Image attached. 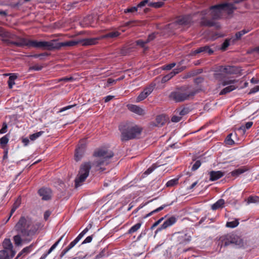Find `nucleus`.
<instances>
[{
    "label": "nucleus",
    "instance_id": "f704fd0d",
    "mask_svg": "<svg viewBox=\"0 0 259 259\" xmlns=\"http://www.w3.org/2000/svg\"><path fill=\"white\" fill-rule=\"evenodd\" d=\"M120 33L118 31L110 32L103 35L102 38H114L120 35Z\"/></svg>",
    "mask_w": 259,
    "mask_h": 259
},
{
    "label": "nucleus",
    "instance_id": "4d7b16f0",
    "mask_svg": "<svg viewBox=\"0 0 259 259\" xmlns=\"http://www.w3.org/2000/svg\"><path fill=\"white\" fill-rule=\"evenodd\" d=\"M237 81L235 79H228V80H224L222 82V85L224 86H225L227 85L233 84V83L236 82Z\"/></svg>",
    "mask_w": 259,
    "mask_h": 259
},
{
    "label": "nucleus",
    "instance_id": "4be33fe9",
    "mask_svg": "<svg viewBox=\"0 0 259 259\" xmlns=\"http://www.w3.org/2000/svg\"><path fill=\"white\" fill-rule=\"evenodd\" d=\"M220 71H223L224 73L231 74L234 73L235 71V67L232 66H220Z\"/></svg>",
    "mask_w": 259,
    "mask_h": 259
},
{
    "label": "nucleus",
    "instance_id": "393cba45",
    "mask_svg": "<svg viewBox=\"0 0 259 259\" xmlns=\"http://www.w3.org/2000/svg\"><path fill=\"white\" fill-rule=\"evenodd\" d=\"M248 170V168L245 166H242L238 169H235L231 172V175L234 177L238 176L239 175Z\"/></svg>",
    "mask_w": 259,
    "mask_h": 259
},
{
    "label": "nucleus",
    "instance_id": "6e6552de",
    "mask_svg": "<svg viewBox=\"0 0 259 259\" xmlns=\"http://www.w3.org/2000/svg\"><path fill=\"white\" fill-rule=\"evenodd\" d=\"M192 23V17L190 15H185L180 17L173 23L169 24L165 26L167 29H177L180 26H189Z\"/></svg>",
    "mask_w": 259,
    "mask_h": 259
},
{
    "label": "nucleus",
    "instance_id": "3c124183",
    "mask_svg": "<svg viewBox=\"0 0 259 259\" xmlns=\"http://www.w3.org/2000/svg\"><path fill=\"white\" fill-rule=\"evenodd\" d=\"M78 3L77 2H75L72 3H70L69 4H67L66 5L64 8L67 10H70L71 9H74L76 7V5Z\"/></svg>",
    "mask_w": 259,
    "mask_h": 259
},
{
    "label": "nucleus",
    "instance_id": "8fccbe9b",
    "mask_svg": "<svg viewBox=\"0 0 259 259\" xmlns=\"http://www.w3.org/2000/svg\"><path fill=\"white\" fill-rule=\"evenodd\" d=\"M239 224V222L237 220L232 222H227L226 224V226L229 228H235L237 227Z\"/></svg>",
    "mask_w": 259,
    "mask_h": 259
},
{
    "label": "nucleus",
    "instance_id": "58836bf2",
    "mask_svg": "<svg viewBox=\"0 0 259 259\" xmlns=\"http://www.w3.org/2000/svg\"><path fill=\"white\" fill-rule=\"evenodd\" d=\"M179 179L175 178L168 181L166 184V186L167 187H171L177 185L178 184Z\"/></svg>",
    "mask_w": 259,
    "mask_h": 259
},
{
    "label": "nucleus",
    "instance_id": "0eeeda50",
    "mask_svg": "<svg viewBox=\"0 0 259 259\" xmlns=\"http://www.w3.org/2000/svg\"><path fill=\"white\" fill-rule=\"evenodd\" d=\"M15 46L18 47H24L25 46L30 47H33L37 49H42L47 50V41H40L27 39L25 38H19L18 41H16Z\"/></svg>",
    "mask_w": 259,
    "mask_h": 259
},
{
    "label": "nucleus",
    "instance_id": "20e7f679",
    "mask_svg": "<svg viewBox=\"0 0 259 259\" xmlns=\"http://www.w3.org/2000/svg\"><path fill=\"white\" fill-rule=\"evenodd\" d=\"M119 130L121 133L122 141H127L137 138L142 132V128L138 125L127 123L121 124L119 126Z\"/></svg>",
    "mask_w": 259,
    "mask_h": 259
},
{
    "label": "nucleus",
    "instance_id": "774afa93",
    "mask_svg": "<svg viewBox=\"0 0 259 259\" xmlns=\"http://www.w3.org/2000/svg\"><path fill=\"white\" fill-rule=\"evenodd\" d=\"M92 239H93V235L89 236L87 237L83 240V242H82V244L90 243L92 241Z\"/></svg>",
    "mask_w": 259,
    "mask_h": 259
},
{
    "label": "nucleus",
    "instance_id": "6ab92c4d",
    "mask_svg": "<svg viewBox=\"0 0 259 259\" xmlns=\"http://www.w3.org/2000/svg\"><path fill=\"white\" fill-rule=\"evenodd\" d=\"M127 107L130 111L139 115H144L145 113L144 110L137 105L131 104L127 105Z\"/></svg>",
    "mask_w": 259,
    "mask_h": 259
},
{
    "label": "nucleus",
    "instance_id": "680f3d73",
    "mask_svg": "<svg viewBox=\"0 0 259 259\" xmlns=\"http://www.w3.org/2000/svg\"><path fill=\"white\" fill-rule=\"evenodd\" d=\"M8 125L6 122H3L2 127L0 130L1 134H5L7 132Z\"/></svg>",
    "mask_w": 259,
    "mask_h": 259
},
{
    "label": "nucleus",
    "instance_id": "423d86ee",
    "mask_svg": "<svg viewBox=\"0 0 259 259\" xmlns=\"http://www.w3.org/2000/svg\"><path fill=\"white\" fill-rule=\"evenodd\" d=\"M231 244L237 247H241L243 246V241L239 236L233 233L228 234L220 237L218 245L221 247H226Z\"/></svg>",
    "mask_w": 259,
    "mask_h": 259
},
{
    "label": "nucleus",
    "instance_id": "f257e3e1",
    "mask_svg": "<svg viewBox=\"0 0 259 259\" xmlns=\"http://www.w3.org/2000/svg\"><path fill=\"white\" fill-rule=\"evenodd\" d=\"M114 155L113 152L105 147H100L96 149L94 152L93 156L95 159L91 165L93 167V171L100 172L105 170V168L103 167L109 163V159Z\"/></svg>",
    "mask_w": 259,
    "mask_h": 259
},
{
    "label": "nucleus",
    "instance_id": "473e14b6",
    "mask_svg": "<svg viewBox=\"0 0 259 259\" xmlns=\"http://www.w3.org/2000/svg\"><path fill=\"white\" fill-rule=\"evenodd\" d=\"M17 75L15 74H11L8 79V83L10 89H12L14 84H15V80L17 79Z\"/></svg>",
    "mask_w": 259,
    "mask_h": 259
},
{
    "label": "nucleus",
    "instance_id": "a211bd4d",
    "mask_svg": "<svg viewBox=\"0 0 259 259\" xmlns=\"http://www.w3.org/2000/svg\"><path fill=\"white\" fill-rule=\"evenodd\" d=\"M215 19H213L211 18V19H207L204 16L202 17L201 19L200 24L201 26H207V27H212L215 26L217 23L214 21Z\"/></svg>",
    "mask_w": 259,
    "mask_h": 259
},
{
    "label": "nucleus",
    "instance_id": "5701e85b",
    "mask_svg": "<svg viewBox=\"0 0 259 259\" xmlns=\"http://www.w3.org/2000/svg\"><path fill=\"white\" fill-rule=\"evenodd\" d=\"M253 122L251 121L247 122L245 125H241L237 128V132L240 133L241 134H244L246 130L250 128L252 125Z\"/></svg>",
    "mask_w": 259,
    "mask_h": 259
},
{
    "label": "nucleus",
    "instance_id": "c03bdc74",
    "mask_svg": "<svg viewBox=\"0 0 259 259\" xmlns=\"http://www.w3.org/2000/svg\"><path fill=\"white\" fill-rule=\"evenodd\" d=\"M136 44L137 45L140 46L144 49V52H146L148 49V47L146 46L145 42L142 40L139 39L136 41Z\"/></svg>",
    "mask_w": 259,
    "mask_h": 259
},
{
    "label": "nucleus",
    "instance_id": "c85d7f7f",
    "mask_svg": "<svg viewBox=\"0 0 259 259\" xmlns=\"http://www.w3.org/2000/svg\"><path fill=\"white\" fill-rule=\"evenodd\" d=\"M0 36L4 38H12V34L9 31H6L2 27H0Z\"/></svg>",
    "mask_w": 259,
    "mask_h": 259
},
{
    "label": "nucleus",
    "instance_id": "39448f33",
    "mask_svg": "<svg viewBox=\"0 0 259 259\" xmlns=\"http://www.w3.org/2000/svg\"><path fill=\"white\" fill-rule=\"evenodd\" d=\"M196 93V91L192 90L189 86H182L170 93L169 98L176 102H182L193 97Z\"/></svg>",
    "mask_w": 259,
    "mask_h": 259
},
{
    "label": "nucleus",
    "instance_id": "7ed1b4c3",
    "mask_svg": "<svg viewBox=\"0 0 259 259\" xmlns=\"http://www.w3.org/2000/svg\"><path fill=\"white\" fill-rule=\"evenodd\" d=\"M40 227V223L33 224L30 219L22 216L15 226L14 229L17 233L21 234L22 237H32Z\"/></svg>",
    "mask_w": 259,
    "mask_h": 259
},
{
    "label": "nucleus",
    "instance_id": "1a4fd4ad",
    "mask_svg": "<svg viewBox=\"0 0 259 259\" xmlns=\"http://www.w3.org/2000/svg\"><path fill=\"white\" fill-rule=\"evenodd\" d=\"M77 44V42L70 40L66 42H59L55 40L47 41V50L52 51L53 50H59L63 47L73 46Z\"/></svg>",
    "mask_w": 259,
    "mask_h": 259
},
{
    "label": "nucleus",
    "instance_id": "dca6fc26",
    "mask_svg": "<svg viewBox=\"0 0 259 259\" xmlns=\"http://www.w3.org/2000/svg\"><path fill=\"white\" fill-rule=\"evenodd\" d=\"M4 250H7L11 254V257H13L15 254V251L13 250V245L10 239H5L3 243Z\"/></svg>",
    "mask_w": 259,
    "mask_h": 259
},
{
    "label": "nucleus",
    "instance_id": "cd10ccee",
    "mask_svg": "<svg viewBox=\"0 0 259 259\" xmlns=\"http://www.w3.org/2000/svg\"><path fill=\"white\" fill-rule=\"evenodd\" d=\"M165 117L163 115H158L156 118L155 125L157 126H162L165 123Z\"/></svg>",
    "mask_w": 259,
    "mask_h": 259
},
{
    "label": "nucleus",
    "instance_id": "13d9d810",
    "mask_svg": "<svg viewBox=\"0 0 259 259\" xmlns=\"http://www.w3.org/2000/svg\"><path fill=\"white\" fill-rule=\"evenodd\" d=\"M258 199L256 196H249L247 199V203H255L257 201Z\"/></svg>",
    "mask_w": 259,
    "mask_h": 259
},
{
    "label": "nucleus",
    "instance_id": "b1692460",
    "mask_svg": "<svg viewBox=\"0 0 259 259\" xmlns=\"http://www.w3.org/2000/svg\"><path fill=\"white\" fill-rule=\"evenodd\" d=\"M225 200L223 199H220L218 200L215 203L211 205V209L213 210H217L219 208H222L224 207Z\"/></svg>",
    "mask_w": 259,
    "mask_h": 259
},
{
    "label": "nucleus",
    "instance_id": "864d4df0",
    "mask_svg": "<svg viewBox=\"0 0 259 259\" xmlns=\"http://www.w3.org/2000/svg\"><path fill=\"white\" fill-rule=\"evenodd\" d=\"M156 167L157 166L154 164H153L144 172L143 175L145 176L148 175L149 174H151Z\"/></svg>",
    "mask_w": 259,
    "mask_h": 259
},
{
    "label": "nucleus",
    "instance_id": "c756f323",
    "mask_svg": "<svg viewBox=\"0 0 259 259\" xmlns=\"http://www.w3.org/2000/svg\"><path fill=\"white\" fill-rule=\"evenodd\" d=\"M237 88V86L234 85H230L223 89L220 93V95H225L231 92Z\"/></svg>",
    "mask_w": 259,
    "mask_h": 259
},
{
    "label": "nucleus",
    "instance_id": "338daca9",
    "mask_svg": "<svg viewBox=\"0 0 259 259\" xmlns=\"http://www.w3.org/2000/svg\"><path fill=\"white\" fill-rule=\"evenodd\" d=\"M181 118H182V117L181 116L174 115L171 117V120L173 122H178L181 120Z\"/></svg>",
    "mask_w": 259,
    "mask_h": 259
},
{
    "label": "nucleus",
    "instance_id": "72a5a7b5",
    "mask_svg": "<svg viewBox=\"0 0 259 259\" xmlns=\"http://www.w3.org/2000/svg\"><path fill=\"white\" fill-rule=\"evenodd\" d=\"M22 235L20 234V233H17V234L14 236L13 239L15 243V244L16 246H20L22 244Z\"/></svg>",
    "mask_w": 259,
    "mask_h": 259
},
{
    "label": "nucleus",
    "instance_id": "a18cd8bd",
    "mask_svg": "<svg viewBox=\"0 0 259 259\" xmlns=\"http://www.w3.org/2000/svg\"><path fill=\"white\" fill-rule=\"evenodd\" d=\"M249 32V30L243 29L236 33V39H239L245 34Z\"/></svg>",
    "mask_w": 259,
    "mask_h": 259
},
{
    "label": "nucleus",
    "instance_id": "4c0bfd02",
    "mask_svg": "<svg viewBox=\"0 0 259 259\" xmlns=\"http://www.w3.org/2000/svg\"><path fill=\"white\" fill-rule=\"evenodd\" d=\"M171 204H172V203H171L170 204H164V205L160 206L159 207L156 208V209L152 211L150 213H149L147 214H146V215L145 217V218L149 217L151 216V215H152L153 213L157 212H159V211L162 210L166 206H168L169 205H170Z\"/></svg>",
    "mask_w": 259,
    "mask_h": 259
},
{
    "label": "nucleus",
    "instance_id": "5fc2aeb1",
    "mask_svg": "<svg viewBox=\"0 0 259 259\" xmlns=\"http://www.w3.org/2000/svg\"><path fill=\"white\" fill-rule=\"evenodd\" d=\"M230 45V39H226L222 44L221 49L222 51H225Z\"/></svg>",
    "mask_w": 259,
    "mask_h": 259
},
{
    "label": "nucleus",
    "instance_id": "ea45409f",
    "mask_svg": "<svg viewBox=\"0 0 259 259\" xmlns=\"http://www.w3.org/2000/svg\"><path fill=\"white\" fill-rule=\"evenodd\" d=\"M142 225V223H138L136 225H134L133 227L131 228V229L128 231V234H132L135 232H136L138 230H139Z\"/></svg>",
    "mask_w": 259,
    "mask_h": 259
},
{
    "label": "nucleus",
    "instance_id": "bf43d9fd",
    "mask_svg": "<svg viewBox=\"0 0 259 259\" xmlns=\"http://www.w3.org/2000/svg\"><path fill=\"white\" fill-rule=\"evenodd\" d=\"M43 67L38 65H35L32 66H30L29 68V70H35V71H40L42 69Z\"/></svg>",
    "mask_w": 259,
    "mask_h": 259
},
{
    "label": "nucleus",
    "instance_id": "6e6d98bb",
    "mask_svg": "<svg viewBox=\"0 0 259 259\" xmlns=\"http://www.w3.org/2000/svg\"><path fill=\"white\" fill-rule=\"evenodd\" d=\"M176 64L175 63H172L169 64H166L162 67V69L163 70H169L172 68L176 66Z\"/></svg>",
    "mask_w": 259,
    "mask_h": 259
},
{
    "label": "nucleus",
    "instance_id": "69168bd1",
    "mask_svg": "<svg viewBox=\"0 0 259 259\" xmlns=\"http://www.w3.org/2000/svg\"><path fill=\"white\" fill-rule=\"evenodd\" d=\"M92 227V225L91 224H89L88 226L83 231H82V237L91 229Z\"/></svg>",
    "mask_w": 259,
    "mask_h": 259
},
{
    "label": "nucleus",
    "instance_id": "052dcab7",
    "mask_svg": "<svg viewBox=\"0 0 259 259\" xmlns=\"http://www.w3.org/2000/svg\"><path fill=\"white\" fill-rule=\"evenodd\" d=\"M201 162L200 160H197L195 163L193 165L192 167V170L193 171H195L196 170H197L199 167L201 165Z\"/></svg>",
    "mask_w": 259,
    "mask_h": 259
},
{
    "label": "nucleus",
    "instance_id": "4468645a",
    "mask_svg": "<svg viewBox=\"0 0 259 259\" xmlns=\"http://www.w3.org/2000/svg\"><path fill=\"white\" fill-rule=\"evenodd\" d=\"M200 53H207L208 55H211L213 53V50L210 49L208 46L206 45L192 51L191 55L194 56Z\"/></svg>",
    "mask_w": 259,
    "mask_h": 259
},
{
    "label": "nucleus",
    "instance_id": "f3484780",
    "mask_svg": "<svg viewBox=\"0 0 259 259\" xmlns=\"http://www.w3.org/2000/svg\"><path fill=\"white\" fill-rule=\"evenodd\" d=\"M91 168L90 162H84L82 165V183L85 181L89 176L90 170Z\"/></svg>",
    "mask_w": 259,
    "mask_h": 259
},
{
    "label": "nucleus",
    "instance_id": "7c9ffc66",
    "mask_svg": "<svg viewBox=\"0 0 259 259\" xmlns=\"http://www.w3.org/2000/svg\"><path fill=\"white\" fill-rule=\"evenodd\" d=\"M9 135L7 134L0 139V146L2 148L5 149L9 142Z\"/></svg>",
    "mask_w": 259,
    "mask_h": 259
},
{
    "label": "nucleus",
    "instance_id": "de8ad7c7",
    "mask_svg": "<svg viewBox=\"0 0 259 259\" xmlns=\"http://www.w3.org/2000/svg\"><path fill=\"white\" fill-rule=\"evenodd\" d=\"M63 236H62L58 241H57L51 247V248L48 250V251L46 252V253L49 255L50 253L52 252V251L55 249V248L57 247V246L58 245L59 242L62 239Z\"/></svg>",
    "mask_w": 259,
    "mask_h": 259
},
{
    "label": "nucleus",
    "instance_id": "a19ab883",
    "mask_svg": "<svg viewBox=\"0 0 259 259\" xmlns=\"http://www.w3.org/2000/svg\"><path fill=\"white\" fill-rule=\"evenodd\" d=\"M80 239H81V233H79L78 235V236H77V237L69 244V245L67 246L68 248L69 249H71L73 247H74L77 244V243Z\"/></svg>",
    "mask_w": 259,
    "mask_h": 259
},
{
    "label": "nucleus",
    "instance_id": "f03ea898",
    "mask_svg": "<svg viewBox=\"0 0 259 259\" xmlns=\"http://www.w3.org/2000/svg\"><path fill=\"white\" fill-rule=\"evenodd\" d=\"M239 1H236L234 3H222L210 7V15L213 19L219 20L223 18H230L237 8L234 4L238 3Z\"/></svg>",
    "mask_w": 259,
    "mask_h": 259
},
{
    "label": "nucleus",
    "instance_id": "a878e982",
    "mask_svg": "<svg viewBox=\"0 0 259 259\" xmlns=\"http://www.w3.org/2000/svg\"><path fill=\"white\" fill-rule=\"evenodd\" d=\"M213 77L215 79H218L219 80H223L225 77L224 73L223 71H220V68L214 71V73L213 74Z\"/></svg>",
    "mask_w": 259,
    "mask_h": 259
},
{
    "label": "nucleus",
    "instance_id": "c9c22d12",
    "mask_svg": "<svg viewBox=\"0 0 259 259\" xmlns=\"http://www.w3.org/2000/svg\"><path fill=\"white\" fill-rule=\"evenodd\" d=\"M11 254L7 250H0V259H10Z\"/></svg>",
    "mask_w": 259,
    "mask_h": 259
},
{
    "label": "nucleus",
    "instance_id": "e2e57ef3",
    "mask_svg": "<svg viewBox=\"0 0 259 259\" xmlns=\"http://www.w3.org/2000/svg\"><path fill=\"white\" fill-rule=\"evenodd\" d=\"M31 249V246H29L24 248L22 251L24 253V256L26 255L27 253H29Z\"/></svg>",
    "mask_w": 259,
    "mask_h": 259
},
{
    "label": "nucleus",
    "instance_id": "2eb2a0df",
    "mask_svg": "<svg viewBox=\"0 0 259 259\" xmlns=\"http://www.w3.org/2000/svg\"><path fill=\"white\" fill-rule=\"evenodd\" d=\"M153 90V88L152 86H149L145 88L138 96L137 98V102H139L144 100L152 93Z\"/></svg>",
    "mask_w": 259,
    "mask_h": 259
},
{
    "label": "nucleus",
    "instance_id": "aec40b11",
    "mask_svg": "<svg viewBox=\"0 0 259 259\" xmlns=\"http://www.w3.org/2000/svg\"><path fill=\"white\" fill-rule=\"evenodd\" d=\"M224 172L222 171H211L209 172V180L211 181H216L222 178L224 175Z\"/></svg>",
    "mask_w": 259,
    "mask_h": 259
},
{
    "label": "nucleus",
    "instance_id": "412c9836",
    "mask_svg": "<svg viewBox=\"0 0 259 259\" xmlns=\"http://www.w3.org/2000/svg\"><path fill=\"white\" fill-rule=\"evenodd\" d=\"M99 38H82V46H91L98 42Z\"/></svg>",
    "mask_w": 259,
    "mask_h": 259
},
{
    "label": "nucleus",
    "instance_id": "0e129e2a",
    "mask_svg": "<svg viewBox=\"0 0 259 259\" xmlns=\"http://www.w3.org/2000/svg\"><path fill=\"white\" fill-rule=\"evenodd\" d=\"M163 220V218H161V219H159L157 221L155 222L153 225L151 227V229L153 230L156 227H157Z\"/></svg>",
    "mask_w": 259,
    "mask_h": 259
},
{
    "label": "nucleus",
    "instance_id": "2f4dec72",
    "mask_svg": "<svg viewBox=\"0 0 259 259\" xmlns=\"http://www.w3.org/2000/svg\"><path fill=\"white\" fill-rule=\"evenodd\" d=\"M81 158V147L78 144L75 150L74 159L76 161H78Z\"/></svg>",
    "mask_w": 259,
    "mask_h": 259
},
{
    "label": "nucleus",
    "instance_id": "09e8293b",
    "mask_svg": "<svg viewBox=\"0 0 259 259\" xmlns=\"http://www.w3.org/2000/svg\"><path fill=\"white\" fill-rule=\"evenodd\" d=\"M10 38H4L3 39V41L8 46L11 47L12 45H15L16 41H12L9 39Z\"/></svg>",
    "mask_w": 259,
    "mask_h": 259
},
{
    "label": "nucleus",
    "instance_id": "9d476101",
    "mask_svg": "<svg viewBox=\"0 0 259 259\" xmlns=\"http://www.w3.org/2000/svg\"><path fill=\"white\" fill-rule=\"evenodd\" d=\"M174 239L178 244H186L191 240V236H188L186 234L176 233L173 235Z\"/></svg>",
    "mask_w": 259,
    "mask_h": 259
},
{
    "label": "nucleus",
    "instance_id": "37998d69",
    "mask_svg": "<svg viewBox=\"0 0 259 259\" xmlns=\"http://www.w3.org/2000/svg\"><path fill=\"white\" fill-rule=\"evenodd\" d=\"M164 4L162 2H150L148 3V6L158 8L161 7Z\"/></svg>",
    "mask_w": 259,
    "mask_h": 259
},
{
    "label": "nucleus",
    "instance_id": "603ef678",
    "mask_svg": "<svg viewBox=\"0 0 259 259\" xmlns=\"http://www.w3.org/2000/svg\"><path fill=\"white\" fill-rule=\"evenodd\" d=\"M138 8L137 6V7H132L128 8L125 9L124 10V12L125 13H133L137 12L138 11Z\"/></svg>",
    "mask_w": 259,
    "mask_h": 259
},
{
    "label": "nucleus",
    "instance_id": "49530a36",
    "mask_svg": "<svg viewBox=\"0 0 259 259\" xmlns=\"http://www.w3.org/2000/svg\"><path fill=\"white\" fill-rule=\"evenodd\" d=\"M232 135L233 134L231 133L226 137L225 142L227 145H233L235 144L234 141L232 139Z\"/></svg>",
    "mask_w": 259,
    "mask_h": 259
},
{
    "label": "nucleus",
    "instance_id": "79ce46f5",
    "mask_svg": "<svg viewBox=\"0 0 259 259\" xmlns=\"http://www.w3.org/2000/svg\"><path fill=\"white\" fill-rule=\"evenodd\" d=\"M44 133V131H40V132H37L36 133L31 134L29 136V139L31 141H34L37 138H38V137L41 136Z\"/></svg>",
    "mask_w": 259,
    "mask_h": 259
},
{
    "label": "nucleus",
    "instance_id": "f8f14e48",
    "mask_svg": "<svg viewBox=\"0 0 259 259\" xmlns=\"http://www.w3.org/2000/svg\"><path fill=\"white\" fill-rule=\"evenodd\" d=\"M185 69V67H181L180 68H177L174 69L172 71H171L167 75L164 76L161 79V83H163L169 80L172 77H174L176 74L182 72Z\"/></svg>",
    "mask_w": 259,
    "mask_h": 259
},
{
    "label": "nucleus",
    "instance_id": "bb28decb",
    "mask_svg": "<svg viewBox=\"0 0 259 259\" xmlns=\"http://www.w3.org/2000/svg\"><path fill=\"white\" fill-rule=\"evenodd\" d=\"M93 19V17L92 15H88L86 17H85L83 19V23H82V27L84 26H88L89 25H91L92 26H93L92 24V21Z\"/></svg>",
    "mask_w": 259,
    "mask_h": 259
},
{
    "label": "nucleus",
    "instance_id": "ddd939ff",
    "mask_svg": "<svg viewBox=\"0 0 259 259\" xmlns=\"http://www.w3.org/2000/svg\"><path fill=\"white\" fill-rule=\"evenodd\" d=\"M176 222V218L175 217H171L166 220L162 225L160 227L157 228L155 231V234L163 229H166L167 228L171 226Z\"/></svg>",
    "mask_w": 259,
    "mask_h": 259
},
{
    "label": "nucleus",
    "instance_id": "e433bc0d",
    "mask_svg": "<svg viewBox=\"0 0 259 259\" xmlns=\"http://www.w3.org/2000/svg\"><path fill=\"white\" fill-rule=\"evenodd\" d=\"M75 182V187L77 188L80 186L81 183V166L79 167L78 173L77 175V177L74 180Z\"/></svg>",
    "mask_w": 259,
    "mask_h": 259
},
{
    "label": "nucleus",
    "instance_id": "9b49d317",
    "mask_svg": "<svg viewBox=\"0 0 259 259\" xmlns=\"http://www.w3.org/2000/svg\"><path fill=\"white\" fill-rule=\"evenodd\" d=\"M38 193L43 200H49L52 198V192L49 188H41L38 191Z\"/></svg>",
    "mask_w": 259,
    "mask_h": 259
}]
</instances>
